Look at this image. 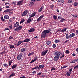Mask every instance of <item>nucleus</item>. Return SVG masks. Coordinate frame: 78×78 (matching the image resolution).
Wrapping results in <instances>:
<instances>
[{
	"label": "nucleus",
	"mask_w": 78,
	"mask_h": 78,
	"mask_svg": "<svg viewBox=\"0 0 78 78\" xmlns=\"http://www.w3.org/2000/svg\"><path fill=\"white\" fill-rule=\"evenodd\" d=\"M70 63H75L74 60H73L72 61L70 62Z\"/></svg>",
	"instance_id": "59"
},
{
	"label": "nucleus",
	"mask_w": 78,
	"mask_h": 78,
	"mask_svg": "<svg viewBox=\"0 0 78 78\" xmlns=\"http://www.w3.org/2000/svg\"><path fill=\"white\" fill-rule=\"evenodd\" d=\"M27 13H28V11L25 10L23 12V14H22V16H25Z\"/></svg>",
	"instance_id": "6"
},
{
	"label": "nucleus",
	"mask_w": 78,
	"mask_h": 78,
	"mask_svg": "<svg viewBox=\"0 0 78 78\" xmlns=\"http://www.w3.org/2000/svg\"><path fill=\"white\" fill-rule=\"evenodd\" d=\"M73 1L72 0H68V2L69 3H72Z\"/></svg>",
	"instance_id": "40"
},
{
	"label": "nucleus",
	"mask_w": 78,
	"mask_h": 78,
	"mask_svg": "<svg viewBox=\"0 0 78 78\" xmlns=\"http://www.w3.org/2000/svg\"><path fill=\"white\" fill-rule=\"evenodd\" d=\"M29 32L33 33L34 31H35V29L33 28H32L28 30Z\"/></svg>",
	"instance_id": "12"
},
{
	"label": "nucleus",
	"mask_w": 78,
	"mask_h": 78,
	"mask_svg": "<svg viewBox=\"0 0 78 78\" xmlns=\"http://www.w3.org/2000/svg\"><path fill=\"white\" fill-rule=\"evenodd\" d=\"M5 51H3L2 52H1V53H0V54H1V55H2V54H5Z\"/></svg>",
	"instance_id": "52"
},
{
	"label": "nucleus",
	"mask_w": 78,
	"mask_h": 78,
	"mask_svg": "<svg viewBox=\"0 0 78 78\" xmlns=\"http://www.w3.org/2000/svg\"><path fill=\"white\" fill-rule=\"evenodd\" d=\"M53 48H55L56 47V45L55 44H54L53 45Z\"/></svg>",
	"instance_id": "51"
},
{
	"label": "nucleus",
	"mask_w": 78,
	"mask_h": 78,
	"mask_svg": "<svg viewBox=\"0 0 78 78\" xmlns=\"http://www.w3.org/2000/svg\"><path fill=\"white\" fill-rule=\"evenodd\" d=\"M66 20V19H63V18H62L61 20H60V22H64V20Z\"/></svg>",
	"instance_id": "35"
},
{
	"label": "nucleus",
	"mask_w": 78,
	"mask_h": 78,
	"mask_svg": "<svg viewBox=\"0 0 78 78\" xmlns=\"http://www.w3.org/2000/svg\"><path fill=\"white\" fill-rule=\"evenodd\" d=\"M44 16V15H41V16L39 17L37 19V22H39V21H41V20L42 19V18H43Z\"/></svg>",
	"instance_id": "11"
},
{
	"label": "nucleus",
	"mask_w": 78,
	"mask_h": 78,
	"mask_svg": "<svg viewBox=\"0 0 78 78\" xmlns=\"http://www.w3.org/2000/svg\"><path fill=\"white\" fill-rule=\"evenodd\" d=\"M78 64L74 66V69H78Z\"/></svg>",
	"instance_id": "39"
},
{
	"label": "nucleus",
	"mask_w": 78,
	"mask_h": 78,
	"mask_svg": "<svg viewBox=\"0 0 78 78\" xmlns=\"http://www.w3.org/2000/svg\"><path fill=\"white\" fill-rule=\"evenodd\" d=\"M68 66L66 65L65 66H64L62 67H61V69H65V68H66V67H68Z\"/></svg>",
	"instance_id": "34"
},
{
	"label": "nucleus",
	"mask_w": 78,
	"mask_h": 78,
	"mask_svg": "<svg viewBox=\"0 0 78 78\" xmlns=\"http://www.w3.org/2000/svg\"><path fill=\"white\" fill-rule=\"evenodd\" d=\"M51 41H48L46 42V44L47 45H48L50 44H51Z\"/></svg>",
	"instance_id": "23"
},
{
	"label": "nucleus",
	"mask_w": 78,
	"mask_h": 78,
	"mask_svg": "<svg viewBox=\"0 0 78 78\" xmlns=\"http://www.w3.org/2000/svg\"><path fill=\"white\" fill-rule=\"evenodd\" d=\"M65 56V55H64V53H63L62 56L60 57V58H64Z\"/></svg>",
	"instance_id": "44"
},
{
	"label": "nucleus",
	"mask_w": 78,
	"mask_h": 78,
	"mask_svg": "<svg viewBox=\"0 0 78 78\" xmlns=\"http://www.w3.org/2000/svg\"><path fill=\"white\" fill-rule=\"evenodd\" d=\"M53 19H55V20H57V17H58V16L56 15H54L53 16Z\"/></svg>",
	"instance_id": "29"
},
{
	"label": "nucleus",
	"mask_w": 78,
	"mask_h": 78,
	"mask_svg": "<svg viewBox=\"0 0 78 78\" xmlns=\"http://www.w3.org/2000/svg\"><path fill=\"white\" fill-rule=\"evenodd\" d=\"M7 30H9V29L8 28H5L4 29V31H7Z\"/></svg>",
	"instance_id": "60"
},
{
	"label": "nucleus",
	"mask_w": 78,
	"mask_h": 78,
	"mask_svg": "<svg viewBox=\"0 0 78 78\" xmlns=\"http://www.w3.org/2000/svg\"><path fill=\"white\" fill-rule=\"evenodd\" d=\"M77 16H78V15L76 14H74V15H73V17H75V18H76L77 17Z\"/></svg>",
	"instance_id": "47"
},
{
	"label": "nucleus",
	"mask_w": 78,
	"mask_h": 78,
	"mask_svg": "<svg viewBox=\"0 0 78 78\" xmlns=\"http://www.w3.org/2000/svg\"><path fill=\"white\" fill-rule=\"evenodd\" d=\"M1 42H2V43H3L4 42H5V40H2L1 41Z\"/></svg>",
	"instance_id": "62"
},
{
	"label": "nucleus",
	"mask_w": 78,
	"mask_h": 78,
	"mask_svg": "<svg viewBox=\"0 0 78 78\" xmlns=\"http://www.w3.org/2000/svg\"><path fill=\"white\" fill-rule=\"evenodd\" d=\"M58 2H60V3H64V1L63 0H58Z\"/></svg>",
	"instance_id": "30"
},
{
	"label": "nucleus",
	"mask_w": 78,
	"mask_h": 78,
	"mask_svg": "<svg viewBox=\"0 0 78 78\" xmlns=\"http://www.w3.org/2000/svg\"><path fill=\"white\" fill-rule=\"evenodd\" d=\"M3 49L4 50H6V49H7V46H5L4 47Z\"/></svg>",
	"instance_id": "49"
},
{
	"label": "nucleus",
	"mask_w": 78,
	"mask_h": 78,
	"mask_svg": "<svg viewBox=\"0 0 78 78\" xmlns=\"http://www.w3.org/2000/svg\"><path fill=\"white\" fill-rule=\"evenodd\" d=\"M3 66L5 67H6V68H8V65L6 63H5L3 64Z\"/></svg>",
	"instance_id": "25"
},
{
	"label": "nucleus",
	"mask_w": 78,
	"mask_h": 78,
	"mask_svg": "<svg viewBox=\"0 0 78 78\" xmlns=\"http://www.w3.org/2000/svg\"><path fill=\"white\" fill-rule=\"evenodd\" d=\"M44 65H41L39 66V69H43L44 67Z\"/></svg>",
	"instance_id": "20"
},
{
	"label": "nucleus",
	"mask_w": 78,
	"mask_h": 78,
	"mask_svg": "<svg viewBox=\"0 0 78 78\" xmlns=\"http://www.w3.org/2000/svg\"><path fill=\"white\" fill-rule=\"evenodd\" d=\"M14 38V37H11V36H10L9 38V40H11V39H13Z\"/></svg>",
	"instance_id": "42"
},
{
	"label": "nucleus",
	"mask_w": 78,
	"mask_h": 78,
	"mask_svg": "<svg viewBox=\"0 0 78 78\" xmlns=\"http://www.w3.org/2000/svg\"><path fill=\"white\" fill-rule=\"evenodd\" d=\"M35 59L34 60H32V61L30 62V63L31 64V63H33V62H34L37 59V56H36L34 58Z\"/></svg>",
	"instance_id": "14"
},
{
	"label": "nucleus",
	"mask_w": 78,
	"mask_h": 78,
	"mask_svg": "<svg viewBox=\"0 0 78 78\" xmlns=\"http://www.w3.org/2000/svg\"><path fill=\"white\" fill-rule=\"evenodd\" d=\"M66 30H67V28L63 29L61 30V32H64L65 31H66Z\"/></svg>",
	"instance_id": "22"
},
{
	"label": "nucleus",
	"mask_w": 78,
	"mask_h": 78,
	"mask_svg": "<svg viewBox=\"0 0 78 78\" xmlns=\"http://www.w3.org/2000/svg\"><path fill=\"white\" fill-rule=\"evenodd\" d=\"M69 40H66L64 42V43L65 44H66V43H67V42H69Z\"/></svg>",
	"instance_id": "54"
},
{
	"label": "nucleus",
	"mask_w": 78,
	"mask_h": 78,
	"mask_svg": "<svg viewBox=\"0 0 78 78\" xmlns=\"http://www.w3.org/2000/svg\"><path fill=\"white\" fill-rule=\"evenodd\" d=\"M76 35H77V34H78V30H76Z\"/></svg>",
	"instance_id": "53"
},
{
	"label": "nucleus",
	"mask_w": 78,
	"mask_h": 78,
	"mask_svg": "<svg viewBox=\"0 0 78 78\" xmlns=\"http://www.w3.org/2000/svg\"><path fill=\"white\" fill-rule=\"evenodd\" d=\"M12 62L11 60H10V61H9V66H11V65L12 63Z\"/></svg>",
	"instance_id": "41"
},
{
	"label": "nucleus",
	"mask_w": 78,
	"mask_h": 78,
	"mask_svg": "<svg viewBox=\"0 0 78 78\" xmlns=\"http://www.w3.org/2000/svg\"><path fill=\"white\" fill-rule=\"evenodd\" d=\"M74 63L75 62H78V59H75L74 60Z\"/></svg>",
	"instance_id": "48"
},
{
	"label": "nucleus",
	"mask_w": 78,
	"mask_h": 78,
	"mask_svg": "<svg viewBox=\"0 0 78 78\" xmlns=\"http://www.w3.org/2000/svg\"><path fill=\"white\" fill-rule=\"evenodd\" d=\"M4 18L5 19H9V16L8 15H5L4 17Z\"/></svg>",
	"instance_id": "21"
},
{
	"label": "nucleus",
	"mask_w": 78,
	"mask_h": 78,
	"mask_svg": "<svg viewBox=\"0 0 78 78\" xmlns=\"http://www.w3.org/2000/svg\"><path fill=\"white\" fill-rule=\"evenodd\" d=\"M48 52V50H46L45 51H43L41 53V56H45L47 53V52Z\"/></svg>",
	"instance_id": "3"
},
{
	"label": "nucleus",
	"mask_w": 78,
	"mask_h": 78,
	"mask_svg": "<svg viewBox=\"0 0 78 78\" xmlns=\"http://www.w3.org/2000/svg\"><path fill=\"white\" fill-rule=\"evenodd\" d=\"M10 47V49H13V48L15 49V47L14 46L12 45H10L9 46Z\"/></svg>",
	"instance_id": "16"
},
{
	"label": "nucleus",
	"mask_w": 78,
	"mask_h": 78,
	"mask_svg": "<svg viewBox=\"0 0 78 78\" xmlns=\"http://www.w3.org/2000/svg\"><path fill=\"white\" fill-rule=\"evenodd\" d=\"M66 39H69V35H68V34H66Z\"/></svg>",
	"instance_id": "43"
},
{
	"label": "nucleus",
	"mask_w": 78,
	"mask_h": 78,
	"mask_svg": "<svg viewBox=\"0 0 78 78\" xmlns=\"http://www.w3.org/2000/svg\"><path fill=\"white\" fill-rule=\"evenodd\" d=\"M23 55L22 53H21L18 55L17 57V59L19 61L21 59V58H22V56Z\"/></svg>",
	"instance_id": "4"
},
{
	"label": "nucleus",
	"mask_w": 78,
	"mask_h": 78,
	"mask_svg": "<svg viewBox=\"0 0 78 78\" xmlns=\"http://www.w3.org/2000/svg\"><path fill=\"white\" fill-rule=\"evenodd\" d=\"M36 12H34V13H32L31 16V17H34L36 15Z\"/></svg>",
	"instance_id": "24"
},
{
	"label": "nucleus",
	"mask_w": 78,
	"mask_h": 78,
	"mask_svg": "<svg viewBox=\"0 0 78 78\" xmlns=\"http://www.w3.org/2000/svg\"><path fill=\"white\" fill-rule=\"evenodd\" d=\"M13 4H14V5H15L16 6L17 5V3H16V2H13Z\"/></svg>",
	"instance_id": "46"
},
{
	"label": "nucleus",
	"mask_w": 78,
	"mask_h": 78,
	"mask_svg": "<svg viewBox=\"0 0 78 78\" xmlns=\"http://www.w3.org/2000/svg\"><path fill=\"white\" fill-rule=\"evenodd\" d=\"M48 30H45L42 32L41 35V39L44 38H45L46 37V35H47V33H50V31H51V29L50 28H48Z\"/></svg>",
	"instance_id": "2"
},
{
	"label": "nucleus",
	"mask_w": 78,
	"mask_h": 78,
	"mask_svg": "<svg viewBox=\"0 0 78 78\" xmlns=\"http://www.w3.org/2000/svg\"><path fill=\"white\" fill-rule=\"evenodd\" d=\"M74 5L75 6H78V3L76 2H75L74 3Z\"/></svg>",
	"instance_id": "36"
},
{
	"label": "nucleus",
	"mask_w": 78,
	"mask_h": 78,
	"mask_svg": "<svg viewBox=\"0 0 78 78\" xmlns=\"http://www.w3.org/2000/svg\"><path fill=\"white\" fill-rule=\"evenodd\" d=\"M60 40H55V43H58V42H60Z\"/></svg>",
	"instance_id": "38"
},
{
	"label": "nucleus",
	"mask_w": 78,
	"mask_h": 78,
	"mask_svg": "<svg viewBox=\"0 0 78 78\" xmlns=\"http://www.w3.org/2000/svg\"><path fill=\"white\" fill-rule=\"evenodd\" d=\"M16 75V73H12L11 75H10L9 77V78H11L12 76H15Z\"/></svg>",
	"instance_id": "17"
},
{
	"label": "nucleus",
	"mask_w": 78,
	"mask_h": 78,
	"mask_svg": "<svg viewBox=\"0 0 78 78\" xmlns=\"http://www.w3.org/2000/svg\"><path fill=\"white\" fill-rule=\"evenodd\" d=\"M20 78H26V77L25 76H22L20 77Z\"/></svg>",
	"instance_id": "64"
},
{
	"label": "nucleus",
	"mask_w": 78,
	"mask_h": 78,
	"mask_svg": "<svg viewBox=\"0 0 78 78\" xmlns=\"http://www.w3.org/2000/svg\"><path fill=\"white\" fill-rule=\"evenodd\" d=\"M35 68V69H39V66H36Z\"/></svg>",
	"instance_id": "63"
},
{
	"label": "nucleus",
	"mask_w": 78,
	"mask_h": 78,
	"mask_svg": "<svg viewBox=\"0 0 78 78\" xmlns=\"http://www.w3.org/2000/svg\"><path fill=\"white\" fill-rule=\"evenodd\" d=\"M26 50V49L25 48H23L22 49H21V52H24Z\"/></svg>",
	"instance_id": "27"
},
{
	"label": "nucleus",
	"mask_w": 78,
	"mask_h": 78,
	"mask_svg": "<svg viewBox=\"0 0 78 78\" xmlns=\"http://www.w3.org/2000/svg\"><path fill=\"white\" fill-rule=\"evenodd\" d=\"M25 20L24 19H22V20H21L20 23V24H21V23H23L25 22Z\"/></svg>",
	"instance_id": "33"
},
{
	"label": "nucleus",
	"mask_w": 78,
	"mask_h": 78,
	"mask_svg": "<svg viewBox=\"0 0 78 78\" xmlns=\"http://www.w3.org/2000/svg\"><path fill=\"white\" fill-rule=\"evenodd\" d=\"M72 69H73V68H71V69H69V71L70 72H70V73H71V72H72Z\"/></svg>",
	"instance_id": "50"
},
{
	"label": "nucleus",
	"mask_w": 78,
	"mask_h": 78,
	"mask_svg": "<svg viewBox=\"0 0 78 78\" xmlns=\"http://www.w3.org/2000/svg\"><path fill=\"white\" fill-rule=\"evenodd\" d=\"M30 41V39H28V38H27L24 40L23 42H29Z\"/></svg>",
	"instance_id": "19"
},
{
	"label": "nucleus",
	"mask_w": 78,
	"mask_h": 78,
	"mask_svg": "<svg viewBox=\"0 0 78 78\" xmlns=\"http://www.w3.org/2000/svg\"><path fill=\"white\" fill-rule=\"evenodd\" d=\"M23 3V1H19L17 2V5H22Z\"/></svg>",
	"instance_id": "13"
},
{
	"label": "nucleus",
	"mask_w": 78,
	"mask_h": 78,
	"mask_svg": "<svg viewBox=\"0 0 78 78\" xmlns=\"http://www.w3.org/2000/svg\"><path fill=\"white\" fill-rule=\"evenodd\" d=\"M19 25V23L16 22L14 24V27H17Z\"/></svg>",
	"instance_id": "15"
},
{
	"label": "nucleus",
	"mask_w": 78,
	"mask_h": 78,
	"mask_svg": "<svg viewBox=\"0 0 78 78\" xmlns=\"http://www.w3.org/2000/svg\"><path fill=\"white\" fill-rule=\"evenodd\" d=\"M54 5H52L51 6V8L52 9H53V8H54Z\"/></svg>",
	"instance_id": "57"
},
{
	"label": "nucleus",
	"mask_w": 78,
	"mask_h": 78,
	"mask_svg": "<svg viewBox=\"0 0 78 78\" xmlns=\"http://www.w3.org/2000/svg\"><path fill=\"white\" fill-rule=\"evenodd\" d=\"M65 53H66V54H69V53H70V51H69V50H67L66 51Z\"/></svg>",
	"instance_id": "31"
},
{
	"label": "nucleus",
	"mask_w": 78,
	"mask_h": 78,
	"mask_svg": "<svg viewBox=\"0 0 78 78\" xmlns=\"http://www.w3.org/2000/svg\"><path fill=\"white\" fill-rule=\"evenodd\" d=\"M51 71H53V70H56V68L53 67L51 69Z\"/></svg>",
	"instance_id": "37"
},
{
	"label": "nucleus",
	"mask_w": 78,
	"mask_h": 78,
	"mask_svg": "<svg viewBox=\"0 0 78 78\" xmlns=\"http://www.w3.org/2000/svg\"><path fill=\"white\" fill-rule=\"evenodd\" d=\"M23 41L19 40L18 41V42L17 44H15V45H16V46H19L22 43H23Z\"/></svg>",
	"instance_id": "7"
},
{
	"label": "nucleus",
	"mask_w": 78,
	"mask_h": 78,
	"mask_svg": "<svg viewBox=\"0 0 78 78\" xmlns=\"http://www.w3.org/2000/svg\"><path fill=\"white\" fill-rule=\"evenodd\" d=\"M41 73H38L37 74V75L38 76V75H41Z\"/></svg>",
	"instance_id": "58"
},
{
	"label": "nucleus",
	"mask_w": 78,
	"mask_h": 78,
	"mask_svg": "<svg viewBox=\"0 0 78 78\" xmlns=\"http://www.w3.org/2000/svg\"><path fill=\"white\" fill-rule=\"evenodd\" d=\"M17 64H15L13 65L12 67V69H15V68H16L17 67Z\"/></svg>",
	"instance_id": "26"
},
{
	"label": "nucleus",
	"mask_w": 78,
	"mask_h": 78,
	"mask_svg": "<svg viewBox=\"0 0 78 78\" xmlns=\"http://www.w3.org/2000/svg\"><path fill=\"white\" fill-rule=\"evenodd\" d=\"M1 20L2 21H5V20L4 19H3V17H1Z\"/></svg>",
	"instance_id": "45"
},
{
	"label": "nucleus",
	"mask_w": 78,
	"mask_h": 78,
	"mask_svg": "<svg viewBox=\"0 0 78 78\" xmlns=\"http://www.w3.org/2000/svg\"><path fill=\"white\" fill-rule=\"evenodd\" d=\"M72 56H76V54L75 53H73L72 54Z\"/></svg>",
	"instance_id": "61"
},
{
	"label": "nucleus",
	"mask_w": 78,
	"mask_h": 78,
	"mask_svg": "<svg viewBox=\"0 0 78 78\" xmlns=\"http://www.w3.org/2000/svg\"><path fill=\"white\" fill-rule=\"evenodd\" d=\"M43 9V8H42V7H41L39 9L38 12H41V11H42Z\"/></svg>",
	"instance_id": "28"
},
{
	"label": "nucleus",
	"mask_w": 78,
	"mask_h": 78,
	"mask_svg": "<svg viewBox=\"0 0 78 78\" xmlns=\"http://www.w3.org/2000/svg\"><path fill=\"white\" fill-rule=\"evenodd\" d=\"M31 20H32V19H31V17L30 16L28 20L27 21V23H30V22L31 21Z\"/></svg>",
	"instance_id": "10"
},
{
	"label": "nucleus",
	"mask_w": 78,
	"mask_h": 78,
	"mask_svg": "<svg viewBox=\"0 0 78 78\" xmlns=\"http://www.w3.org/2000/svg\"><path fill=\"white\" fill-rule=\"evenodd\" d=\"M12 11V9H6L4 11V12L5 13H6V12H11V11Z\"/></svg>",
	"instance_id": "9"
},
{
	"label": "nucleus",
	"mask_w": 78,
	"mask_h": 78,
	"mask_svg": "<svg viewBox=\"0 0 78 78\" xmlns=\"http://www.w3.org/2000/svg\"><path fill=\"white\" fill-rule=\"evenodd\" d=\"M5 5L8 6V5H9V3H7L6 2L5 4Z\"/></svg>",
	"instance_id": "56"
},
{
	"label": "nucleus",
	"mask_w": 78,
	"mask_h": 78,
	"mask_svg": "<svg viewBox=\"0 0 78 78\" xmlns=\"http://www.w3.org/2000/svg\"><path fill=\"white\" fill-rule=\"evenodd\" d=\"M75 36V34L74 33H72L69 35V38H72L73 37H74Z\"/></svg>",
	"instance_id": "8"
},
{
	"label": "nucleus",
	"mask_w": 78,
	"mask_h": 78,
	"mask_svg": "<svg viewBox=\"0 0 78 78\" xmlns=\"http://www.w3.org/2000/svg\"><path fill=\"white\" fill-rule=\"evenodd\" d=\"M22 28V26H20L18 27H16L15 29V31H19V30H20Z\"/></svg>",
	"instance_id": "5"
},
{
	"label": "nucleus",
	"mask_w": 78,
	"mask_h": 78,
	"mask_svg": "<svg viewBox=\"0 0 78 78\" xmlns=\"http://www.w3.org/2000/svg\"><path fill=\"white\" fill-rule=\"evenodd\" d=\"M54 55L56 56L54 58L53 60H54L55 61H57L59 60V59L60 58L59 56L62 55V53L59 51H55L54 53Z\"/></svg>",
	"instance_id": "1"
},
{
	"label": "nucleus",
	"mask_w": 78,
	"mask_h": 78,
	"mask_svg": "<svg viewBox=\"0 0 78 78\" xmlns=\"http://www.w3.org/2000/svg\"><path fill=\"white\" fill-rule=\"evenodd\" d=\"M12 24L10 25V26H9V27L10 28V29H12Z\"/></svg>",
	"instance_id": "55"
},
{
	"label": "nucleus",
	"mask_w": 78,
	"mask_h": 78,
	"mask_svg": "<svg viewBox=\"0 0 78 78\" xmlns=\"http://www.w3.org/2000/svg\"><path fill=\"white\" fill-rule=\"evenodd\" d=\"M66 75H67V76H70V75H71V73L68 71L67 73H66Z\"/></svg>",
	"instance_id": "18"
},
{
	"label": "nucleus",
	"mask_w": 78,
	"mask_h": 78,
	"mask_svg": "<svg viewBox=\"0 0 78 78\" xmlns=\"http://www.w3.org/2000/svg\"><path fill=\"white\" fill-rule=\"evenodd\" d=\"M33 54H34V52L30 53L28 55V56H31L32 55H33Z\"/></svg>",
	"instance_id": "32"
}]
</instances>
